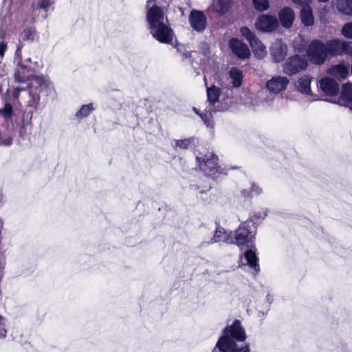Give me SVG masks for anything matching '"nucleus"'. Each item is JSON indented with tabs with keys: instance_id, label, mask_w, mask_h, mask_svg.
I'll return each instance as SVG.
<instances>
[{
	"instance_id": "1",
	"label": "nucleus",
	"mask_w": 352,
	"mask_h": 352,
	"mask_svg": "<svg viewBox=\"0 0 352 352\" xmlns=\"http://www.w3.org/2000/svg\"><path fill=\"white\" fill-rule=\"evenodd\" d=\"M146 18L153 36L162 43L170 42L173 33L166 25L164 10L154 5L148 9Z\"/></svg>"
},
{
	"instance_id": "2",
	"label": "nucleus",
	"mask_w": 352,
	"mask_h": 352,
	"mask_svg": "<svg viewBox=\"0 0 352 352\" xmlns=\"http://www.w3.org/2000/svg\"><path fill=\"white\" fill-rule=\"evenodd\" d=\"M232 338L238 341L245 340V331L239 320H235L230 327L224 329L223 335L219 339L217 346L221 352H250L248 346L237 349Z\"/></svg>"
},
{
	"instance_id": "3",
	"label": "nucleus",
	"mask_w": 352,
	"mask_h": 352,
	"mask_svg": "<svg viewBox=\"0 0 352 352\" xmlns=\"http://www.w3.org/2000/svg\"><path fill=\"white\" fill-rule=\"evenodd\" d=\"M307 56L311 63L323 64L328 58L324 43L319 40L311 42L307 50Z\"/></svg>"
},
{
	"instance_id": "4",
	"label": "nucleus",
	"mask_w": 352,
	"mask_h": 352,
	"mask_svg": "<svg viewBox=\"0 0 352 352\" xmlns=\"http://www.w3.org/2000/svg\"><path fill=\"white\" fill-rule=\"evenodd\" d=\"M14 76L15 81L17 82H25L28 80H32L40 87L43 86L47 87L49 85L48 82L43 77L34 75L32 69H30L21 64H19L16 66L14 70Z\"/></svg>"
},
{
	"instance_id": "5",
	"label": "nucleus",
	"mask_w": 352,
	"mask_h": 352,
	"mask_svg": "<svg viewBox=\"0 0 352 352\" xmlns=\"http://www.w3.org/2000/svg\"><path fill=\"white\" fill-rule=\"evenodd\" d=\"M220 94L221 89L219 87L214 85L207 87V96L209 102L208 111L210 113L212 111H224L228 109V104L219 102Z\"/></svg>"
},
{
	"instance_id": "6",
	"label": "nucleus",
	"mask_w": 352,
	"mask_h": 352,
	"mask_svg": "<svg viewBox=\"0 0 352 352\" xmlns=\"http://www.w3.org/2000/svg\"><path fill=\"white\" fill-rule=\"evenodd\" d=\"M308 65L307 59L299 55L289 57L284 64L283 71L287 75H294L305 70Z\"/></svg>"
},
{
	"instance_id": "7",
	"label": "nucleus",
	"mask_w": 352,
	"mask_h": 352,
	"mask_svg": "<svg viewBox=\"0 0 352 352\" xmlns=\"http://www.w3.org/2000/svg\"><path fill=\"white\" fill-rule=\"evenodd\" d=\"M255 25L257 30L263 32H272L279 26L278 20L276 16L262 14L256 20Z\"/></svg>"
},
{
	"instance_id": "8",
	"label": "nucleus",
	"mask_w": 352,
	"mask_h": 352,
	"mask_svg": "<svg viewBox=\"0 0 352 352\" xmlns=\"http://www.w3.org/2000/svg\"><path fill=\"white\" fill-rule=\"evenodd\" d=\"M217 160V156L212 153L206 154L202 162H200L199 157H197L200 169L208 175H212L218 171Z\"/></svg>"
},
{
	"instance_id": "9",
	"label": "nucleus",
	"mask_w": 352,
	"mask_h": 352,
	"mask_svg": "<svg viewBox=\"0 0 352 352\" xmlns=\"http://www.w3.org/2000/svg\"><path fill=\"white\" fill-rule=\"evenodd\" d=\"M287 53V45L280 39L275 40L270 47V55L276 63L283 60Z\"/></svg>"
},
{
	"instance_id": "10",
	"label": "nucleus",
	"mask_w": 352,
	"mask_h": 352,
	"mask_svg": "<svg viewBox=\"0 0 352 352\" xmlns=\"http://www.w3.org/2000/svg\"><path fill=\"white\" fill-rule=\"evenodd\" d=\"M252 221L245 222L242 224L236 232L234 237L235 243L238 245H242L250 241L254 236L253 232L249 230L250 224Z\"/></svg>"
},
{
	"instance_id": "11",
	"label": "nucleus",
	"mask_w": 352,
	"mask_h": 352,
	"mask_svg": "<svg viewBox=\"0 0 352 352\" xmlns=\"http://www.w3.org/2000/svg\"><path fill=\"white\" fill-rule=\"evenodd\" d=\"M229 46L232 52L240 58H247L250 55L248 46L237 38H231Z\"/></svg>"
},
{
	"instance_id": "12",
	"label": "nucleus",
	"mask_w": 352,
	"mask_h": 352,
	"mask_svg": "<svg viewBox=\"0 0 352 352\" xmlns=\"http://www.w3.org/2000/svg\"><path fill=\"white\" fill-rule=\"evenodd\" d=\"M189 21L192 28L195 31L201 32L206 28V18L202 12L192 10Z\"/></svg>"
},
{
	"instance_id": "13",
	"label": "nucleus",
	"mask_w": 352,
	"mask_h": 352,
	"mask_svg": "<svg viewBox=\"0 0 352 352\" xmlns=\"http://www.w3.org/2000/svg\"><path fill=\"white\" fill-rule=\"evenodd\" d=\"M289 80L286 77L276 76L268 80L266 83L267 89L274 94H277L286 89Z\"/></svg>"
},
{
	"instance_id": "14",
	"label": "nucleus",
	"mask_w": 352,
	"mask_h": 352,
	"mask_svg": "<svg viewBox=\"0 0 352 352\" xmlns=\"http://www.w3.org/2000/svg\"><path fill=\"white\" fill-rule=\"evenodd\" d=\"M319 87L324 94L331 96L336 95L339 90L338 84L329 77L322 78L319 82Z\"/></svg>"
},
{
	"instance_id": "15",
	"label": "nucleus",
	"mask_w": 352,
	"mask_h": 352,
	"mask_svg": "<svg viewBox=\"0 0 352 352\" xmlns=\"http://www.w3.org/2000/svg\"><path fill=\"white\" fill-rule=\"evenodd\" d=\"M278 19L281 25L285 28H290L295 19V14L290 8H283L278 12Z\"/></svg>"
},
{
	"instance_id": "16",
	"label": "nucleus",
	"mask_w": 352,
	"mask_h": 352,
	"mask_svg": "<svg viewBox=\"0 0 352 352\" xmlns=\"http://www.w3.org/2000/svg\"><path fill=\"white\" fill-rule=\"evenodd\" d=\"M328 56H337L342 54V39L334 38L324 43Z\"/></svg>"
},
{
	"instance_id": "17",
	"label": "nucleus",
	"mask_w": 352,
	"mask_h": 352,
	"mask_svg": "<svg viewBox=\"0 0 352 352\" xmlns=\"http://www.w3.org/2000/svg\"><path fill=\"white\" fill-rule=\"evenodd\" d=\"M337 103L348 107L352 104V84L346 83L343 85L341 95Z\"/></svg>"
},
{
	"instance_id": "18",
	"label": "nucleus",
	"mask_w": 352,
	"mask_h": 352,
	"mask_svg": "<svg viewBox=\"0 0 352 352\" xmlns=\"http://www.w3.org/2000/svg\"><path fill=\"white\" fill-rule=\"evenodd\" d=\"M335 7L342 14L352 15V0H336Z\"/></svg>"
},
{
	"instance_id": "19",
	"label": "nucleus",
	"mask_w": 352,
	"mask_h": 352,
	"mask_svg": "<svg viewBox=\"0 0 352 352\" xmlns=\"http://www.w3.org/2000/svg\"><path fill=\"white\" fill-rule=\"evenodd\" d=\"M250 45L252 48L254 55L258 58H263L267 55V52L265 46L258 38L253 40Z\"/></svg>"
},
{
	"instance_id": "20",
	"label": "nucleus",
	"mask_w": 352,
	"mask_h": 352,
	"mask_svg": "<svg viewBox=\"0 0 352 352\" xmlns=\"http://www.w3.org/2000/svg\"><path fill=\"white\" fill-rule=\"evenodd\" d=\"M329 74L339 79H345L349 75V69L344 65H337L331 67Z\"/></svg>"
},
{
	"instance_id": "21",
	"label": "nucleus",
	"mask_w": 352,
	"mask_h": 352,
	"mask_svg": "<svg viewBox=\"0 0 352 352\" xmlns=\"http://www.w3.org/2000/svg\"><path fill=\"white\" fill-rule=\"evenodd\" d=\"M244 259L250 267L254 269L256 272L259 271V265L258 263V257L255 251L249 250L245 252Z\"/></svg>"
},
{
	"instance_id": "22",
	"label": "nucleus",
	"mask_w": 352,
	"mask_h": 352,
	"mask_svg": "<svg viewBox=\"0 0 352 352\" xmlns=\"http://www.w3.org/2000/svg\"><path fill=\"white\" fill-rule=\"evenodd\" d=\"M300 18L302 23L306 26L312 25L314 24V19L312 11L308 4L304 6L301 10Z\"/></svg>"
},
{
	"instance_id": "23",
	"label": "nucleus",
	"mask_w": 352,
	"mask_h": 352,
	"mask_svg": "<svg viewBox=\"0 0 352 352\" xmlns=\"http://www.w3.org/2000/svg\"><path fill=\"white\" fill-rule=\"evenodd\" d=\"M310 84L311 78L308 76H304L298 80L296 87L299 91L309 95L311 94Z\"/></svg>"
},
{
	"instance_id": "24",
	"label": "nucleus",
	"mask_w": 352,
	"mask_h": 352,
	"mask_svg": "<svg viewBox=\"0 0 352 352\" xmlns=\"http://www.w3.org/2000/svg\"><path fill=\"white\" fill-rule=\"evenodd\" d=\"M232 3V0H217L213 3L214 10L221 14L226 13Z\"/></svg>"
},
{
	"instance_id": "25",
	"label": "nucleus",
	"mask_w": 352,
	"mask_h": 352,
	"mask_svg": "<svg viewBox=\"0 0 352 352\" xmlns=\"http://www.w3.org/2000/svg\"><path fill=\"white\" fill-rule=\"evenodd\" d=\"M230 234L222 228H218L214 232V236L211 239L210 243L226 242L228 243Z\"/></svg>"
},
{
	"instance_id": "26",
	"label": "nucleus",
	"mask_w": 352,
	"mask_h": 352,
	"mask_svg": "<svg viewBox=\"0 0 352 352\" xmlns=\"http://www.w3.org/2000/svg\"><path fill=\"white\" fill-rule=\"evenodd\" d=\"M230 78L232 80V84L234 87H239L241 85L243 81V74L241 71L236 67H232L230 72Z\"/></svg>"
},
{
	"instance_id": "27",
	"label": "nucleus",
	"mask_w": 352,
	"mask_h": 352,
	"mask_svg": "<svg viewBox=\"0 0 352 352\" xmlns=\"http://www.w3.org/2000/svg\"><path fill=\"white\" fill-rule=\"evenodd\" d=\"M54 3L52 0H38L37 3L34 4V7L36 9H43L47 12L51 6Z\"/></svg>"
},
{
	"instance_id": "28",
	"label": "nucleus",
	"mask_w": 352,
	"mask_h": 352,
	"mask_svg": "<svg viewBox=\"0 0 352 352\" xmlns=\"http://www.w3.org/2000/svg\"><path fill=\"white\" fill-rule=\"evenodd\" d=\"M254 8L261 12L267 10L269 7L268 0H252Z\"/></svg>"
},
{
	"instance_id": "29",
	"label": "nucleus",
	"mask_w": 352,
	"mask_h": 352,
	"mask_svg": "<svg viewBox=\"0 0 352 352\" xmlns=\"http://www.w3.org/2000/svg\"><path fill=\"white\" fill-rule=\"evenodd\" d=\"M0 115L6 120L10 119L12 115V106L9 104H5L4 107L0 109Z\"/></svg>"
},
{
	"instance_id": "30",
	"label": "nucleus",
	"mask_w": 352,
	"mask_h": 352,
	"mask_svg": "<svg viewBox=\"0 0 352 352\" xmlns=\"http://www.w3.org/2000/svg\"><path fill=\"white\" fill-rule=\"evenodd\" d=\"M92 110L91 104L82 105L80 109L76 113V116L78 118L86 117Z\"/></svg>"
},
{
	"instance_id": "31",
	"label": "nucleus",
	"mask_w": 352,
	"mask_h": 352,
	"mask_svg": "<svg viewBox=\"0 0 352 352\" xmlns=\"http://www.w3.org/2000/svg\"><path fill=\"white\" fill-rule=\"evenodd\" d=\"M241 33L249 41L250 43H251V42L253 40H255L257 38V37H256L254 33L253 32H252L247 27L242 28L241 29Z\"/></svg>"
},
{
	"instance_id": "32",
	"label": "nucleus",
	"mask_w": 352,
	"mask_h": 352,
	"mask_svg": "<svg viewBox=\"0 0 352 352\" xmlns=\"http://www.w3.org/2000/svg\"><path fill=\"white\" fill-rule=\"evenodd\" d=\"M341 33L345 38L352 39V22L344 24L341 30Z\"/></svg>"
},
{
	"instance_id": "33",
	"label": "nucleus",
	"mask_w": 352,
	"mask_h": 352,
	"mask_svg": "<svg viewBox=\"0 0 352 352\" xmlns=\"http://www.w3.org/2000/svg\"><path fill=\"white\" fill-rule=\"evenodd\" d=\"M342 54L352 55V42L342 40Z\"/></svg>"
},
{
	"instance_id": "34",
	"label": "nucleus",
	"mask_w": 352,
	"mask_h": 352,
	"mask_svg": "<svg viewBox=\"0 0 352 352\" xmlns=\"http://www.w3.org/2000/svg\"><path fill=\"white\" fill-rule=\"evenodd\" d=\"M35 31L32 29H25L23 32V38L24 40L33 41L34 38Z\"/></svg>"
},
{
	"instance_id": "35",
	"label": "nucleus",
	"mask_w": 352,
	"mask_h": 352,
	"mask_svg": "<svg viewBox=\"0 0 352 352\" xmlns=\"http://www.w3.org/2000/svg\"><path fill=\"white\" fill-rule=\"evenodd\" d=\"M190 144V139L179 140L175 141V148L179 147L180 148H187Z\"/></svg>"
},
{
	"instance_id": "36",
	"label": "nucleus",
	"mask_w": 352,
	"mask_h": 352,
	"mask_svg": "<svg viewBox=\"0 0 352 352\" xmlns=\"http://www.w3.org/2000/svg\"><path fill=\"white\" fill-rule=\"evenodd\" d=\"M201 118L204 120V123L207 125V126H213V122L210 120V115L208 116L207 114L200 115Z\"/></svg>"
},
{
	"instance_id": "37",
	"label": "nucleus",
	"mask_w": 352,
	"mask_h": 352,
	"mask_svg": "<svg viewBox=\"0 0 352 352\" xmlns=\"http://www.w3.org/2000/svg\"><path fill=\"white\" fill-rule=\"evenodd\" d=\"M295 3L305 6L309 4L311 0H292Z\"/></svg>"
},
{
	"instance_id": "38",
	"label": "nucleus",
	"mask_w": 352,
	"mask_h": 352,
	"mask_svg": "<svg viewBox=\"0 0 352 352\" xmlns=\"http://www.w3.org/2000/svg\"><path fill=\"white\" fill-rule=\"evenodd\" d=\"M23 90V89L16 88L13 91V96L16 98H18L20 91Z\"/></svg>"
},
{
	"instance_id": "39",
	"label": "nucleus",
	"mask_w": 352,
	"mask_h": 352,
	"mask_svg": "<svg viewBox=\"0 0 352 352\" xmlns=\"http://www.w3.org/2000/svg\"><path fill=\"white\" fill-rule=\"evenodd\" d=\"M6 336V330L1 328L0 329V338H5Z\"/></svg>"
},
{
	"instance_id": "40",
	"label": "nucleus",
	"mask_w": 352,
	"mask_h": 352,
	"mask_svg": "<svg viewBox=\"0 0 352 352\" xmlns=\"http://www.w3.org/2000/svg\"><path fill=\"white\" fill-rule=\"evenodd\" d=\"M320 2H326L328 0H318Z\"/></svg>"
},
{
	"instance_id": "41",
	"label": "nucleus",
	"mask_w": 352,
	"mask_h": 352,
	"mask_svg": "<svg viewBox=\"0 0 352 352\" xmlns=\"http://www.w3.org/2000/svg\"><path fill=\"white\" fill-rule=\"evenodd\" d=\"M260 191H261V190H260L259 188H258V189L256 190V193H259V192H260Z\"/></svg>"
},
{
	"instance_id": "42",
	"label": "nucleus",
	"mask_w": 352,
	"mask_h": 352,
	"mask_svg": "<svg viewBox=\"0 0 352 352\" xmlns=\"http://www.w3.org/2000/svg\"><path fill=\"white\" fill-rule=\"evenodd\" d=\"M351 110H352V104L349 107Z\"/></svg>"
}]
</instances>
